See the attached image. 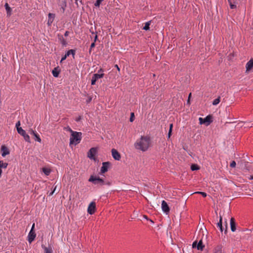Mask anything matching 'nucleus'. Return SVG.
Listing matches in <instances>:
<instances>
[{
  "mask_svg": "<svg viewBox=\"0 0 253 253\" xmlns=\"http://www.w3.org/2000/svg\"><path fill=\"white\" fill-rule=\"evenodd\" d=\"M150 144V138L146 136H142L134 143L135 148L143 152L146 151L149 147Z\"/></svg>",
  "mask_w": 253,
  "mask_h": 253,
  "instance_id": "obj_1",
  "label": "nucleus"
},
{
  "mask_svg": "<svg viewBox=\"0 0 253 253\" xmlns=\"http://www.w3.org/2000/svg\"><path fill=\"white\" fill-rule=\"evenodd\" d=\"M82 133L75 131L71 134L70 138V146L72 145H76L80 143L82 139Z\"/></svg>",
  "mask_w": 253,
  "mask_h": 253,
  "instance_id": "obj_2",
  "label": "nucleus"
},
{
  "mask_svg": "<svg viewBox=\"0 0 253 253\" xmlns=\"http://www.w3.org/2000/svg\"><path fill=\"white\" fill-rule=\"evenodd\" d=\"M88 181L93 183L94 185L102 186L105 184V182L103 179L99 177L94 176L93 175L90 176Z\"/></svg>",
  "mask_w": 253,
  "mask_h": 253,
  "instance_id": "obj_3",
  "label": "nucleus"
},
{
  "mask_svg": "<svg viewBox=\"0 0 253 253\" xmlns=\"http://www.w3.org/2000/svg\"><path fill=\"white\" fill-rule=\"evenodd\" d=\"M104 76L103 74V70L102 69H100L98 71V73L94 74L91 79V84L92 85H94L96 83V82L97 80L99 79H101L103 78Z\"/></svg>",
  "mask_w": 253,
  "mask_h": 253,
  "instance_id": "obj_4",
  "label": "nucleus"
},
{
  "mask_svg": "<svg viewBox=\"0 0 253 253\" xmlns=\"http://www.w3.org/2000/svg\"><path fill=\"white\" fill-rule=\"evenodd\" d=\"M199 123L201 125L206 124V126L209 125L210 123L212 122L211 117L210 115L207 116L204 119H203L202 118H199Z\"/></svg>",
  "mask_w": 253,
  "mask_h": 253,
  "instance_id": "obj_5",
  "label": "nucleus"
},
{
  "mask_svg": "<svg viewBox=\"0 0 253 253\" xmlns=\"http://www.w3.org/2000/svg\"><path fill=\"white\" fill-rule=\"evenodd\" d=\"M97 148L95 147L91 148L87 153L88 157L91 159L95 160V155L97 153Z\"/></svg>",
  "mask_w": 253,
  "mask_h": 253,
  "instance_id": "obj_6",
  "label": "nucleus"
},
{
  "mask_svg": "<svg viewBox=\"0 0 253 253\" xmlns=\"http://www.w3.org/2000/svg\"><path fill=\"white\" fill-rule=\"evenodd\" d=\"M192 247L193 248H196L198 250L203 251L205 245L203 244L202 240H201L198 244H197L196 241L194 242L192 244Z\"/></svg>",
  "mask_w": 253,
  "mask_h": 253,
  "instance_id": "obj_7",
  "label": "nucleus"
},
{
  "mask_svg": "<svg viewBox=\"0 0 253 253\" xmlns=\"http://www.w3.org/2000/svg\"><path fill=\"white\" fill-rule=\"evenodd\" d=\"M96 205L94 202H91L87 208V212L90 214H93L95 211Z\"/></svg>",
  "mask_w": 253,
  "mask_h": 253,
  "instance_id": "obj_8",
  "label": "nucleus"
},
{
  "mask_svg": "<svg viewBox=\"0 0 253 253\" xmlns=\"http://www.w3.org/2000/svg\"><path fill=\"white\" fill-rule=\"evenodd\" d=\"M29 132L30 133V134L33 135L35 137V141H38L40 143L41 142L42 140L40 138V136L35 130H34L32 129H30L29 130Z\"/></svg>",
  "mask_w": 253,
  "mask_h": 253,
  "instance_id": "obj_9",
  "label": "nucleus"
},
{
  "mask_svg": "<svg viewBox=\"0 0 253 253\" xmlns=\"http://www.w3.org/2000/svg\"><path fill=\"white\" fill-rule=\"evenodd\" d=\"M70 54H72L73 58H74V55L75 54V50L74 49H70L68 50L65 54L62 57L60 62H62L64 60H65L66 58L69 56Z\"/></svg>",
  "mask_w": 253,
  "mask_h": 253,
  "instance_id": "obj_10",
  "label": "nucleus"
},
{
  "mask_svg": "<svg viewBox=\"0 0 253 253\" xmlns=\"http://www.w3.org/2000/svg\"><path fill=\"white\" fill-rule=\"evenodd\" d=\"M111 152L112 157L115 160L119 161L121 159V155L117 150L112 149Z\"/></svg>",
  "mask_w": 253,
  "mask_h": 253,
  "instance_id": "obj_11",
  "label": "nucleus"
},
{
  "mask_svg": "<svg viewBox=\"0 0 253 253\" xmlns=\"http://www.w3.org/2000/svg\"><path fill=\"white\" fill-rule=\"evenodd\" d=\"M253 68V59H250L246 65V73H249Z\"/></svg>",
  "mask_w": 253,
  "mask_h": 253,
  "instance_id": "obj_12",
  "label": "nucleus"
},
{
  "mask_svg": "<svg viewBox=\"0 0 253 253\" xmlns=\"http://www.w3.org/2000/svg\"><path fill=\"white\" fill-rule=\"evenodd\" d=\"M110 163L109 162H103L102 166L101 168L100 172L102 173H104L108 171Z\"/></svg>",
  "mask_w": 253,
  "mask_h": 253,
  "instance_id": "obj_13",
  "label": "nucleus"
},
{
  "mask_svg": "<svg viewBox=\"0 0 253 253\" xmlns=\"http://www.w3.org/2000/svg\"><path fill=\"white\" fill-rule=\"evenodd\" d=\"M36 236L35 232L30 231L28 236V240L29 243H31L35 239Z\"/></svg>",
  "mask_w": 253,
  "mask_h": 253,
  "instance_id": "obj_14",
  "label": "nucleus"
},
{
  "mask_svg": "<svg viewBox=\"0 0 253 253\" xmlns=\"http://www.w3.org/2000/svg\"><path fill=\"white\" fill-rule=\"evenodd\" d=\"M162 209L163 211L166 213L169 211V208L167 202L164 200L162 202Z\"/></svg>",
  "mask_w": 253,
  "mask_h": 253,
  "instance_id": "obj_15",
  "label": "nucleus"
},
{
  "mask_svg": "<svg viewBox=\"0 0 253 253\" xmlns=\"http://www.w3.org/2000/svg\"><path fill=\"white\" fill-rule=\"evenodd\" d=\"M1 151L2 152L1 156L3 157H4L6 155H8L9 154V151L8 150L7 148L4 145L1 146Z\"/></svg>",
  "mask_w": 253,
  "mask_h": 253,
  "instance_id": "obj_16",
  "label": "nucleus"
},
{
  "mask_svg": "<svg viewBox=\"0 0 253 253\" xmlns=\"http://www.w3.org/2000/svg\"><path fill=\"white\" fill-rule=\"evenodd\" d=\"M60 72V69L59 67H57L54 68L52 71V74L53 77L57 78L58 77L59 74Z\"/></svg>",
  "mask_w": 253,
  "mask_h": 253,
  "instance_id": "obj_17",
  "label": "nucleus"
},
{
  "mask_svg": "<svg viewBox=\"0 0 253 253\" xmlns=\"http://www.w3.org/2000/svg\"><path fill=\"white\" fill-rule=\"evenodd\" d=\"M230 226L231 230L232 232H234L236 231V223L233 218H231L230 219Z\"/></svg>",
  "mask_w": 253,
  "mask_h": 253,
  "instance_id": "obj_18",
  "label": "nucleus"
},
{
  "mask_svg": "<svg viewBox=\"0 0 253 253\" xmlns=\"http://www.w3.org/2000/svg\"><path fill=\"white\" fill-rule=\"evenodd\" d=\"M213 253H222V247L221 246H216L213 249Z\"/></svg>",
  "mask_w": 253,
  "mask_h": 253,
  "instance_id": "obj_19",
  "label": "nucleus"
},
{
  "mask_svg": "<svg viewBox=\"0 0 253 253\" xmlns=\"http://www.w3.org/2000/svg\"><path fill=\"white\" fill-rule=\"evenodd\" d=\"M222 216L220 215V219L219 221L217 223V227L219 228L221 232H222L224 230L223 227L222 226Z\"/></svg>",
  "mask_w": 253,
  "mask_h": 253,
  "instance_id": "obj_20",
  "label": "nucleus"
},
{
  "mask_svg": "<svg viewBox=\"0 0 253 253\" xmlns=\"http://www.w3.org/2000/svg\"><path fill=\"white\" fill-rule=\"evenodd\" d=\"M42 171L47 176L49 175L51 172V169L47 168H43Z\"/></svg>",
  "mask_w": 253,
  "mask_h": 253,
  "instance_id": "obj_21",
  "label": "nucleus"
},
{
  "mask_svg": "<svg viewBox=\"0 0 253 253\" xmlns=\"http://www.w3.org/2000/svg\"><path fill=\"white\" fill-rule=\"evenodd\" d=\"M42 248L44 249V253H52V250L51 247L42 246Z\"/></svg>",
  "mask_w": 253,
  "mask_h": 253,
  "instance_id": "obj_22",
  "label": "nucleus"
},
{
  "mask_svg": "<svg viewBox=\"0 0 253 253\" xmlns=\"http://www.w3.org/2000/svg\"><path fill=\"white\" fill-rule=\"evenodd\" d=\"M4 6H5V9L6 10L7 15H11V8L9 6V4L7 3H6L4 5Z\"/></svg>",
  "mask_w": 253,
  "mask_h": 253,
  "instance_id": "obj_23",
  "label": "nucleus"
},
{
  "mask_svg": "<svg viewBox=\"0 0 253 253\" xmlns=\"http://www.w3.org/2000/svg\"><path fill=\"white\" fill-rule=\"evenodd\" d=\"M18 133L21 135L22 136H24L26 133V131L22 128H18L17 129Z\"/></svg>",
  "mask_w": 253,
  "mask_h": 253,
  "instance_id": "obj_24",
  "label": "nucleus"
},
{
  "mask_svg": "<svg viewBox=\"0 0 253 253\" xmlns=\"http://www.w3.org/2000/svg\"><path fill=\"white\" fill-rule=\"evenodd\" d=\"M220 101V97L219 96L217 98L213 100L212 104L213 105L215 106V105H217L218 104H219Z\"/></svg>",
  "mask_w": 253,
  "mask_h": 253,
  "instance_id": "obj_25",
  "label": "nucleus"
},
{
  "mask_svg": "<svg viewBox=\"0 0 253 253\" xmlns=\"http://www.w3.org/2000/svg\"><path fill=\"white\" fill-rule=\"evenodd\" d=\"M150 23H151V21L146 22L145 26H144L143 29H144V30H146V31L149 30L150 29L149 26H150Z\"/></svg>",
  "mask_w": 253,
  "mask_h": 253,
  "instance_id": "obj_26",
  "label": "nucleus"
},
{
  "mask_svg": "<svg viewBox=\"0 0 253 253\" xmlns=\"http://www.w3.org/2000/svg\"><path fill=\"white\" fill-rule=\"evenodd\" d=\"M172 127H173L172 124H170V125H169V131L168 135V138H169L170 136H171V132H172Z\"/></svg>",
  "mask_w": 253,
  "mask_h": 253,
  "instance_id": "obj_27",
  "label": "nucleus"
},
{
  "mask_svg": "<svg viewBox=\"0 0 253 253\" xmlns=\"http://www.w3.org/2000/svg\"><path fill=\"white\" fill-rule=\"evenodd\" d=\"M191 169L192 171L198 170L199 169V167L197 165L193 164L191 166Z\"/></svg>",
  "mask_w": 253,
  "mask_h": 253,
  "instance_id": "obj_28",
  "label": "nucleus"
},
{
  "mask_svg": "<svg viewBox=\"0 0 253 253\" xmlns=\"http://www.w3.org/2000/svg\"><path fill=\"white\" fill-rule=\"evenodd\" d=\"M23 137H24V138L26 141L29 142V143L31 142L30 138L28 134L26 133L24 136H23Z\"/></svg>",
  "mask_w": 253,
  "mask_h": 253,
  "instance_id": "obj_29",
  "label": "nucleus"
},
{
  "mask_svg": "<svg viewBox=\"0 0 253 253\" xmlns=\"http://www.w3.org/2000/svg\"><path fill=\"white\" fill-rule=\"evenodd\" d=\"M54 17H48L47 24L48 26H50L54 20Z\"/></svg>",
  "mask_w": 253,
  "mask_h": 253,
  "instance_id": "obj_30",
  "label": "nucleus"
},
{
  "mask_svg": "<svg viewBox=\"0 0 253 253\" xmlns=\"http://www.w3.org/2000/svg\"><path fill=\"white\" fill-rule=\"evenodd\" d=\"M228 1L229 3L231 9H234L236 8V5L232 2L231 0H228Z\"/></svg>",
  "mask_w": 253,
  "mask_h": 253,
  "instance_id": "obj_31",
  "label": "nucleus"
},
{
  "mask_svg": "<svg viewBox=\"0 0 253 253\" xmlns=\"http://www.w3.org/2000/svg\"><path fill=\"white\" fill-rule=\"evenodd\" d=\"M92 35L93 37H94V40H93V42H96L97 39V34L96 33H94V32H92Z\"/></svg>",
  "mask_w": 253,
  "mask_h": 253,
  "instance_id": "obj_32",
  "label": "nucleus"
},
{
  "mask_svg": "<svg viewBox=\"0 0 253 253\" xmlns=\"http://www.w3.org/2000/svg\"><path fill=\"white\" fill-rule=\"evenodd\" d=\"M104 0H97L95 3V5L96 6H99L100 4V3L103 1Z\"/></svg>",
  "mask_w": 253,
  "mask_h": 253,
  "instance_id": "obj_33",
  "label": "nucleus"
},
{
  "mask_svg": "<svg viewBox=\"0 0 253 253\" xmlns=\"http://www.w3.org/2000/svg\"><path fill=\"white\" fill-rule=\"evenodd\" d=\"M195 193L201 194L204 197H206L207 195L206 193L203 192H197Z\"/></svg>",
  "mask_w": 253,
  "mask_h": 253,
  "instance_id": "obj_34",
  "label": "nucleus"
},
{
  "mask_svg": "<svg viewBox=\"0 0 253 253\" xmlns=\"http://www.w3.org/2000/svg\"><path fill=\"white\" fill-rule=\"evenodd\" d=\"M134 115L133 113H131L130 117V122H132L134 121Z\"/></svg>",
  "mask_w": 253,
  "mask_h": 253,
  "instance_id": "obj_35",
  "label": "nucleus"
},
{
  "mask_svg": "<svg viewBox=\"0 0 253 253\" xmlns=\"http://www.w3.org/2000/svg\"><path fill=\"white\" fill-rule=\"evenodd\" d=\"M65 129L71 132L72 134L73 132H74L75 131H73L69 126H67V127H65Z\"/></svg>",
  "mask_w": 253,
  "mask_h": 253,
  "instance_id": "obj_36",
  "label": "nucleus"
},
{
  "mask_svg": "<svg viewBox=\"0 0 253 253\" xmlns=\"http://www.w3.org/2000/svg\"><path fill=\"white\" fill-rule=\"evenodd\" d=\"M236 163L235 161H232L230 163V167L232 168H235L236 167Z\"/></svg>",
  "mask_w": 253,
  "mask_h": 253,
  "instance_id": "obj_37",
  "label": "nucleus"
},
{
  "mask_svg": "<svg viewBox=\"0 0 253 253\" xmlns=\"http://www.w3.org/2000/svg\"><path fill=\"white\" fill-rule=\"evenodd\" d=\"M95 42H93L91 44V45H90V49H89V52H91V50L92 48H93V47L95 46Z\"/></svg>",
  "mask_w": 253,
  "mask_h": 253,
  "instance_id": "obj_38",
  "label": "nucleus"
},
{
  "mask_svg": "<svg viewBox=\"0 0 253 253\" xmlns=\"http://www.w3.org/2000/svg\"><path fill=\"white\" fill-rule=\"evenodd\" d=\"M15 126L16 127L17 129H18V128H21V127L20 126V121H18L16 123Z\"/></svg>",
  "mask_w": 253,
  "mask_h": 253,
  "instance_id": "obj_39",
  "label": "nucleus"
},
{
  "mask_svg": "<svg viewBox=\"0 0 253 253\" xmlns=\"http://www.w3.org/2000/svg\"><path fill=\"white\" fill-rule=\"evenodd\" d=\"M61 43L63 45H66L67 44L66 41L64 39H62V40L61 41Z\"/></svg>",
  "mask_w": 253,
  "mask_h": 253,
  "instance_id": "obj_40",
  "label": "nucleus"
},
{
  "mask_svg": "<svg viewBox=\"0 0 253 253\" xmlns=\"http://www.w3.org/2000/svg\"><path fill=\"white\" fill-rule=\"evenodd\" d=\"M224 225L225 226V232H226V231H227V221H225Z\"/></svg>",
  "mask_w": 253,
  "mask_h": 253,
  "instance_id": "obj_41",
  "label": "nucleus"
},
{
  "mask_svg": "<svg viewBox=\"0 0 253 253\" xmlns=\"http://www.w3.org/2000/svg\"><path fill=\"white\" fill-rule=\"evenodd\" d=\"M34 228H35V223H33V225H32L31 229V230L30 231L35 232L34 231Z\"/></svg>",
  "mask_w": 253,
  "mask_h": 253,
  "instance_id": "obj_42",
  "label": "nucleus"
},
{
  "mask_svg": "<svg viewBox=\"0 0 253 253\" xmlns=\"http://www.w3.org/2000/svg\"><path fill=\"white\" fill-rule=\"evenodd\" d=\"M65 6H66V2H65V1H64V4L61 7V8L63 9V11H64V7H65Z\"/></svg>",
  "mask_w": 253,
  "mask_h": 253,
  "instance_id": "obj_43",
  "label": "nucleus"
},
{
  "mask_svg": "<svg viewBox=\"0 0 253 253\" xmlns=\"http://www.w3.org/2000/svg\"><path fill=\"white\" fill-rule=\"evenodd\" d=\"M81 119H82L81 117V116H79L78 118H77L76 119V122H79V121H80L81 120Z\"/></svg>",
  "mask_w": 253,
  "mask_h": 253,
  "instance_id": "obj_44",
  "label": "nucleus"
},
{
  "mask_svg": "<svg viewBox=\"0 0 253 253\" xmlns=\"http://www.w3.org/2000/svg\"><path fill=\"white\" fill-rule=\"evenodd\" d=\"M69 32H68V31H66V32H65V34H64V36H65V37H67V36H68L69 35Z\"/></svg>",
  "mask_w": 253,
  "mask_h": 253,
  "instance_id": "obj_45",
  "label": "nucleus"
},
{
  "mask_svg": "<svg viewBox=\"0 0 253 253\" xmlns=\"http://www.w3.org/2000/svg\"><path fill=\"white\" fill-rule=\"evenodd\" d=\"M56 189V187H55V188H54L53 190L50 193L49 195H52L53 193L54 192L55 190Z\"/></svg>",
  "mask_w": 253,
  "mask_h": 253,
  "instance_id": "obj_46",
  "label": "nucleus"
},
{
  "mask_svg": "<svg viewBox=\"0 0 253 253\" xmlns=\"http://www.w3.org/2000/svg\"><path fill=\"white\" fill-rule=\"evenodd\" d=\"M249 179H251V180H253V175H251L249 177Z\"/></svg>",
  "mask_w": 253,
  "mask_h": 253,
  "instance_id": "obj_47",
  "label": "nucleus"
},
{
  "mask_svg": "<svg viewBox=\"0 0 253 253\" xmlns=\"http://www.w3.org/2000/svg\"><path fill=\"white\" fill-rule=\"evenodd\" d=\"M191 93H190L189 94V96H188V100L187 101V103H189V98L190 97H191Z\"/></svg>",
  "mask_w": 253,
  "mask_h": 253,
  "instance_id": "obj_48",
  "label": "nucleus"
},
{
  "mask_svg": "<svg viewBox=\"0 0 253 253\" xmlns=\"http://www.w3.org/2000/svg\"><path fill=\"white\" fill-rule=\"evenodd\" d=\"M54 14H53L52 13H49L48 14V16H54Z\"/></svg>",
  "mask_w": 253,
  "mask_h": 253,
  "instance_id": "obj_49",
  "label": "nucleus"
},
{
  "mask_svg": "<svg viewBox=\"0 0 253 253\" xmlns=\"http://www.w3.org/2000/svg\"><path fill=\"white\" fill-rule=\"evenodd\" d=\"M115 66L117 67V68L118 70L120 71V68H119V67H118V66L117 65H116V66Z\"/></svg>",
  "mask_w": 253,
  "mask_h": 253,
  "instance_id": "obj_50",
  "label": "nucleus"
},
{
  "mask_svg": "<svg viewBox=\"0 0 253 253\" xmlns=\"http://www.w3.org/2000/svg\"><path fill=\"white\" fill-rule=\"evenodd\" d=\"M144 218L147 219V216L146 215L144 216Z\"/></svg>",
  "mask_w": 253,
  "mask_h": 253,
  "instance_id": "obj_51",
  "label": "nucleus"
}]
</instances>
